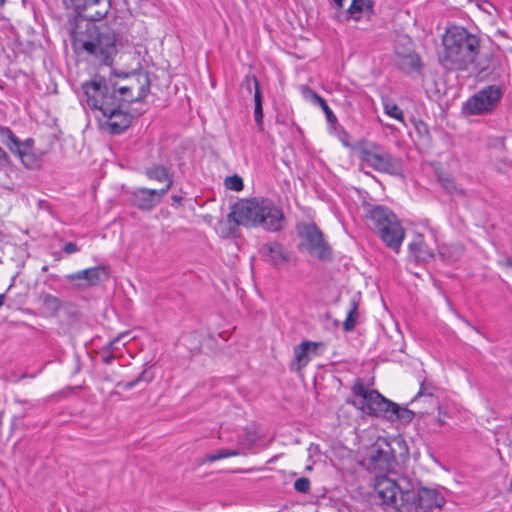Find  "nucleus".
I'll return each instance as SVG.
<instances>
[{
	"label": "nucleus",
	"mask_w": 512,
	"mask_h": 512,
	"mask_svg": "<svg viewBox=\"0 0 512 512\" xmlns=\"http://www.w3.org/2000/svg\"><path fill=\"white\" fill-rule=\"evenodd\" d=\"M374 488L381 504L396 512H440L445 503L444 497L434 489L414 491L385 475L376 478Z\"/></svg>",
	"instance_id": "obj_1"
},
{
	"label": "nucleus",
	"mask_w": 512,
	"mask_h": 512,
	"mask_svg": "<svg viewBox=\"0 0 512 512\" xmlns=\"http://www.w3.org/2000/svg\"><path fill=\"white\" fill-rule=\"evenodd\" d=\"M352 398L346 403L359 410L363 415L381 418L389 422L409 424L415 417L414 411L387 399L380 392L365 385L357 378L351 387Z\"/></svg>",
	"instance_id": "obj_2"
},
{
	"label": "nucleus",
	"mask_w": 512,
	"mask_h": 512,
	"mask_svg": "<svg viewBox=\"0 0 512 512\" xmlns=\"http://www.w3.org/2000/svg\"><path fill=\"white\" fill-rule=\"evenodd\" d=\"M352 398L346 403L359 410L363 415L381 418L389 422L409 424L415 417L414 411L387 399L380 392L365 385L357 378L351 387Z\"/></svg>",
	"instance_id": "obj_3"
},
{
	"label": "nucleus",
	"mask_w": 512,
	"mask_h": 512,
	"mask_svg": "<svg viewBox=\"0 0 512 512\" xmlns=\"http://www.w3.org/2000/svg\"><path fill=\"white\" fill-rule=\"evenodd\" d=\"M87 105L100 113L97 116L101 129L112 135L125 132L132 124L134 116L129 111L131 104L115 99L113 95L101 94L98 84L83 83Z\"/></svg>",
	"instance_id": "obj_4"
},
{
	"label": "nucleus",
	"mask_w": 512,
	"mask_h": 512,
	"mask_svg": "<svg viewBox=\"0 0 512 512\" xmlns=\"http://www.w3.org/2000/svg\"><path fill=\"white\" fill-rule=\"evenodd\" d=\"M234 226L230 233L235 236L237 227H262L267 231H280L283 227V212L267 198H251L238 202L227 216Z\"/></svg>",
	"instance_id": "obj_5"
},
{
	"label": "nucleus",
	"mask_w": 512,
	"mask_h": 512,
	"mask_svg": "<svg viewBox=\"0 0 512 512\" xmlns=\"http://www.w3.org/2000/svg\"><path fill=\"white\" fill-rule=\"evenodd\" d=\"M85 83L98 84L101 94L113 95L115 99L129 104L145 99L151 85L148 72L141 68L131 72H115L108 79L95 75Z\"/></svg>",
	"instance_id": "obj_6"
},
{
	"label": "nucleus",
	"mask_w": 512,
	"mask_h": 512,
	"mask_svg": "<svg viewBox=\"0 0 512 512\" xmlns=\"http://www.w3.org/2000/svg\"><path fill=\"white\" fill-rule=\"evenodd\" d=\"M444 46L441 64L448 70L464 71L479 53V39L465 28L452 26L442 38Z\"/></svg>",
	"instance_id": "obj_7"
},
{
	"label": "nucleus",
	"mask_w": 512,
	"mask_h": 512,
	"mask_svg": "<svg viewBox=\"0 0 512 512\" xmlns=\"http://www.w3.org/2000/svg\"><path fill=\"white\" fill-rule=\"evenodd\" d=\"M366 217L370 221L371 228L376 231L383 243L399 253L405 237V230L396 214L383 205H368Z\"/></svg>",
	"instance_id": "obj_8"
},
{
	"label": "nucleus",
	"mask_w": 512,
	"mask_h": 512,
	"mask_svg": "<svg viewBox=\"0 0 512 512\" xmlns=\"http://www.w3.org/2000/svg\"><path fill=\"white\" fill-rule=\"evenodd\" d=\"M359 158L373 170L392 176L403 172L402 160L376 142H366L359 146Z\"/></svg>",
	"instance_id": "obj_9"
},
{
	"label": "nucleus",
	"mask_w": 512,
	"mask_h": 512,
	"mask_svg": "<svg viewBox=\"0 0 512 512\" xmlns=\"http://www.w3.org/2000/svg\"><path fill=\"white\" fill-rule=\"evenodd\" d=\"M82 48L101 64L110 66L117 53L116 35L110 28L93 26L91 39L82 42Z\"/></svg>",
	"instance_id": "obj_10"
},
{
	"label": "nucleus",
	"mask_w": 512,
	"mask_h": 512,
	"mask_svg": "<svg viewBox=\"0 0 512 512\" xmlns=\"http://www.w3.org/2000/svg\"><path fill=\"white\" fill-rule=\"evenodd\" d=\"M503 91L500 86L489 85L470 97L463 106L469 115H483L493 112L499 105Z\"/></svg>",
	"instance_id": "obj_11"
},
{
	"label": "nucleus",
	"mask_w": 512,
	"mask_h": 512,
	"mask_svg": "<svg viewBox=\"0 0 512 512\" xmlns=\"http://www.w3.org/2000/svg\"><path fill=\"white\" fill-rule=\"evenodd\" d=\"M298 233L305 240L306 249L311 256L320 260L331 258V248L324 241L322 232L315 224H303L298 228Z\"/></svg>",
	"instance_id": "obj_12"
},
{
	"label": "nucleus",
	"mask_w": 512,
	"mask_h": 512,
	"mask_svg": "<svg viewBox=\"0 0 512 512\" xmlns=\"http://www.w3.org/2000/svg\"><path fill=\"white\" fill-rule=\"evenodd\" d=\"M69 6L82 18L96 22L108 15L111 9V2L110 0H80L79 3H70Z\"/></svg>",
	"instance_id": "obj_13"
},
{
	"label": "nucleus",
	"mask_w": 512,
	"mask_h": 512,
	"mask_svg": "<svg viewBox=\"0 0 512 512\" xmlns=\"http://www.w3.org/2000/svg\"><path fill=\"white\" fill-rule=\"evenodd\" d=\"M171 187L172 182L169 181V184L159 190L144 187L137 188L131 192V202L140 210L150 211L161 202Z\"/></svg>",
	"instance_id": "obj_14"
},
{
	"label": "nucleus",
	"mask_w": 512,
	"mask_h": 512,
	"mask_svg": "<svg viewBox=\"0 0 512 512\" xmlns=\"http://www.w3.org/2000/svg\"><path fill=\"white\" fill-rule=\"evenodd\" d=\"M367 461L369 468L386 471L396 462V456L386 440H379L372 445Z\"/></svg>",
	"instance_id": "obj_15"
},
{
	"label": "nucleus",
	"mask_w": 512,
	"mask_h": 512,
	"mask_svg": "<svg viewBox=\"0 0 512 512\" xmlns=\"http://www.w3.org/2000/svg\"><path fill=\"white\" fill-rule=\"evenodd\" d=\"M241 88L245 89L248 94H252L254 90V119L261 130L263 125V97L257 77L255 75H246L241 82Z\"/></svg>",
	"instance_id": "obj_16"
},
{
	"label": "nucleus",
	"mask_w": 512,
	"mask_h": 512,
	"mask_svg": "<svg viewBox=\"0 0 512 512\" xmlns=\"http://www.w3.org/2000/svg\"><path fill=\"white\" fill-rule=\"evenodd\" d=\"M408 248L417 263H428L435 257V248L426 242L422 234L415 235Z\"/></svg>",
	"instance_id": "obj_17"
},
{
	"label": "nucleus",
	"mask_w": 512,
	"mask_h": 512,
	"mask_svg": "<svg viewBox=\"0 0 512 512\" xmlns=\"http://www.w3.org/2000/svg\"><path fill=\"white\" fill-rule=\"evenodd\" d=\"M108 276L106 266L99 265L69 274L66 276V279L70 282L85 280L87 286H96L101 281L106 280Z\"/></svg>",
	"instance_id": "obj_18"
},
{
	"label": "nucleus",
	"mask_w": 512,
	"mask_h": 512,
	"mask_svg": "<svg viewBox=\"0 0 512 512\" xmlns=\"http://www.w3.org/2000/svg\"><path fill=\"white\" fill-rule=\"evenodd\" d=\"M261 254L265 262L279 267L289 260V253L279 242H268L261 247Z\"/></svg>",
	"instance_id": "obj_19"
},
{
	"label": "nucleus",
	"mask_w": 512,
	"mask_h": 512,
	"mask_svg": "<svg viewBox=\"0 0 512 512\" xmlns=\"http://www.w3.org/2000/svg\"><path fill=\"white\" fill-rule=\"evenodd\" d=\"M0 136L2 142L10 149V151L21 158L24 165H27L24 157L29 156L25 150H23V143L9 127H0Z\"/></svg>",
	"instance_id": "obj_20"
},
{
	"label": "nucleus",
	"mask_w": 512,
	"mask_h": 512,
	"mask_svg": "<svg viewBox=\"0 0 512 512\" xmlns=\"http://www.w3.org/2000/svg\"><path fill=\"white\" fill-rule=\"evenodd\" d=\"M323 346L322 343L304 341L294 349L295 358L298 365V370L305 367L309 361V353H315L319 347Z\"/></svg>",
	"instance_id": "obj_21"
},
{
	"label": "nucleus",
	"mask_w": 512,
	"mask_h": 512,
	"mask_svg": "<svg viewBox=\"0 0 512 512\" xmlns=\"http://www.w3.org/2000/svg\"><path fill=\"white\" fill-rule=\"evenodd\" d=\"M464 253L461 244H445L439 248V256L446 263L452 264L458 261Z\"/></svg>",
	"instance_id": "obj_22"
},
{
	"label": "nucleus",
	"mask_w": 512,
	"mask_h": 512,
	"mask_svg": "<svg viewBox=\"0 0 512 512\" xmlns=\"http://www.w3.org/2000/svg\"><path fill=\"white\" fill-rule=\"evenodd\" d=\"M373 6L374 3L372 0H352V3L346 11V20L350 18L359 20L358 14H361L364 11L373 13Z\"/></svg>",
	"instance_id": "obj_23"
},
{
	"label": "nucleus",
	"mask_w": 512,
	"mask_h": 512,
	"mask_svg": "<svg viewBox=\"0 0 512 512\" xmlns=\"http://www.w3.org/2000/svg\"><path fill=\"white\" fill-rule=\"evenodd\" d=\"M145 175L150 180H155L158 182L165 181L166 184H169V181L173 183V176L169 174L168 169L163 165H154L149 167L145 171Z\"/></svg>",
	"instance_id": "obj_24"
},
{
	"label": "nucleus",
	"mask_w": 512,
	"mask_h": 512,
	"mask_svg": "<svg viewBox=\"0 0 512 512\" xmlns=\"http://www.w3.org/2000/svg\"><path fill=\"white\" fill-rule=\"evenodd\" d=\"M399 66L405 72L418 71L421 68L420 57L415 53L403 55L400 59Z\"/></svg>",
	"instance_id": "obj_25"
},
{
	"label": "nucleus",
	"mask_w": 512,
	"mask_h": 512,
	"mask_svg": "<svg viewBox=\"0 0 512 512\" xmlns=\"http://www.w3.org/2000/svg\"><path fill=\"white\" fill-rule=\"evenodd\" d=\"M39 301L47 311L53 314H57L62 308L61 300L58 297L48 293H41L39 295Z\"/></svg>",
	"instance_id": "obj_26"
},
{
	"label": "nucleus",
	"mask_w": 512,
	"mask_h": 512,
	"mask_svg": "<svg viewBox=\"0 0 512 512\" xmlns=\"http://www.w3.org/2000/svg\"><path fill=\"white\" fill-rule=\"evenodd\" d=\"M438 180L441 183L442 188L451 195L465 196V191L460 188L455 180L450 176H438Z\"/></svg>",
	"instance_id": "obj_27"
},
{
	"label": "nucleus",
	"mask_w": 512,
	"mask_h": 512,
	"mask_svg": "<svg viewBox=\"0 0 512 512\" xmlns=\"http://www.w3.org/2000/svg\"><path fill=\"white\" fill-rule=\"evenodd\" d=\"M153 379L154 374L152 372H149L147 369H144L134 380L128 382H119L118 386L127 391L133 389L141 382H144L146 384L150 383Z\"/></svg>",
	"instance_id": "obj_28"
},
{
	"label": "nucleus",
	"mask_w": 512,
	"mask_h": 512,
	"mask_svg": "<svg viewBox=\"0 0 512 512\" xmlns=\"http://www.w3.org/2000/svg\"><path fill=\"white\" fill-rule=\"evenodd\" d=\"M358 315V302L352 299L346 319L343 322V329L346 332L353 331L356 326V317Z\"/></svg>",
	"instance_id": "obj_29"
},
{
	"label": "nucleus",
	"mask_w": 512,
	"mask_h": 512,
	"mask_svg": "<svg viewBox=\"0 0 512 512\" xmlns=\"http://www.w3.org/2000/svg\"><path fill=\"white\" fill-rule=\"evenodd\" d=\"M383 110L389 117L394 118L400 122H404V113L402 109L392 101H385L383 103Z\"/></svg>",
	"instance_id": "obj_30"
},
{
	"label": "nucleus",
	"mask_w": 512,
	"mask_h": 512,
	"mask_svg": "<svg viewBox=\"0 0 512 512\" xmlns=\"http://www.w3.org/2000/svg\"><path fill=\"white\" fill-rule=\"evenodd\" d=\"M240 453L238 450H230V449H219L214 453L207 454L204 458L205 463H212L220 459L238 456Z\"/></svg>",
	"instance_id": "obj_31"
},
{
	"label": "nucleus",
	"mask_w": 512,
	"mask_h": 512,
	"mask_svg": "<svg viewBox=\"0 0 512 512\" xmlns=\"http://www.w3.org/2000/svg\"><path fill=\"white\" fill-rule=\"evenodd\" d=\"M302 96L307 101H310L311 103L315 105H319L321 101L325 100L322 98L315 90L310 88L309 86L303 85L301 87Z\"/></svg>",
	"instance_id": "obj_32"
},
{
	"label": "nucleus",
	"mask_w": 512,
	"mask_h": 512,
	"mask_svg": "<svg viewBox=\"0 0 512 512\" xmlns=\"http://www.w3.org/2000/svg\"><path fill=\"white\" fill-rule=\"evenodd\" d=\"M436 390V387L432 382H428L426 380L421 382L420 389L416 396L413 398L412 402L415 401L419 397L428 396L432 397L434 395V391Z\"/></svg>",
	"instance_id": "obj_33"
},
{
	"label": "nucleus",
	"mask_w": 512,
	"mask_h": 512,
	"mask_svg": "<svg viewBox=\"0 0 512 512\" xmlns=\"http://www.w3.org/2000/svg\"><path fill=\"white\" fill-rule=\"evenodd\" d=\"M225 185L228 189L233 191H240L243 189V180L238 175L229 176L225 179Z\"/></svg>",
	"instance_id": "obj_34"
},
{
	"label": "nucleus",
	"mask_w": 512,
	"mask_h": 512,
	"mask_svg": "<svg viewBox=\"0 0 512 512\" xmlns=\"http://www.w3.org/2000/svg\"><path fill=\"white\" fill-rule=\"evenodd\" d=\"M294 489L300 493H308L310 491V480L306 477L298 478L294 482Z\"/></svg>",
	"instance_id": "obj_35"
},
{
	"label": "nucleus",
	"mask_w": 512,
	"mask_h": 512,
	"mask_svg": "<svg viewBox=\"0 0 512 512\" xmlns=\"http://www.w3.org/2000/svg\"><path fill=\"white\" fill-rule=\"evenodd\" d=\"M319 106L322 108L323 112L325 113L326 120L330 124H334L337 122V117L334 114V112L331 110V108L328 106L326 100L321 101Z\"/></svg>",
	"instance_id": "obj_36"
},
{
	"label": "nucleus",
	"mask_w": 512,
	"mask_h": 512,
	"mask_svg": "<svg viewBox=\"0 0 512 512\" xmlns=\"http://www.w3.org/2000/svg\"><path fill=\"white\" fill-rule=\"evenodd\" d=\"M10 164L9 156L5 150L0 146V167H6Z\"/></svg>",
	"instance_id": "obj_37"
},
{
	"label": "nucleus",
	"mask_w": 512,
	"mask_h": 512,
	"mask_svg": "<svg viewBox=\"0 0 512 512\" xmlns=\"http://www.w3.org/2000/svg\"><path fill=\"white\" fill-rule=\"evenodd\" d=\"M63 251L66 253V254H72V253H75V252H78L79 251V247L77 246L76 243L74 242H68L64 245L63 247Z\"/></svg>",
	"instance_id": "obj_38"
},
{
	"label": "nucleus",
	"mask_w": 512,
	"mask_h": 512,
	"mask_svg": "<svg viewBox=\"0 0 512 512\" xmlns=\"http://www.w3.org/2000/svg\"><path fill=\"white\" fill-rule=\"evenodd\" d=\"M113 359H114V355L113 354H109V355L103 357V362L105 364H111Z\"/></svg>",
	"instance_id": "obj_39"
},
{
	"label": "nucleus",
	"mask_w": 512,
	"mask_h": 512,
	"mask_svg": "<svg viewBox=\"0 0 512 512\" xmlns=\"http://www.w3.org/2000/svg\"><path fill=\"white\" fill-rule=\"evenodd\" d=\"M172 200L177 205H181L183 198L181 196H178V195H173L172 196Z\"/></svg>",
	"instance_id": "obj_40"
},
{
	"label": "nucleus",
	"mask_w": 512,
	"mask_h": 512,
	"mask_svg": "<svg viewBox=\"0 0 512 512\" xmlns=\"http://www.w3.org/2000/svg\"><path fill=\"white\" fill-rule=\"evenodd\" d=\"M123 336H124V335H120V336H118L117 338H115L114 340L110 341V342H109V345H108V348H109V349H112V347L114 346V344H115L116 342H118V341L120 340V338H121V337H123Z\"/></svg>",
	"instance_id": "obj_41"
},
{
	"label": "nucleus",
	"mask_w": 512,
	"mask_h": 512,
	"mask_svg": "<svg viewBox=\"0 0 512 512\" xmlns=\"http://www.w3.org/2000/svg\"><path fill=\"white\" fill-rule=\"evenodd\" d=\"M338 8H342L344 5V0H333Z\"/></svg>",
	"instance_id": "obj_42"
},
{
	"label": "nucleus",
	"mask_w": 512,
	"mask_h": 512,
	"mask_svg": "<svg viewBox=\"0 0 512 512\" xmlns=\"http://www.w3.org/2000/svg\"><path fill=\"white\" fill-rule=\"evenodd\" d=\"M504 265L512 268V258H508L505 260Z\"/></svg>",
	"instance_id": "obj_43"
},
{
	"label": "nucleus",
	"mask_w": 512,
	"mask_h": 512,
	"mask_svg": "<svg viewBox=\"0 0 512 512\" xmlns=\"http://www.w3.org/2000/svg\"><path fill=\"white\" fill-rule=\"evenodd\" d=\"M63 1H64V3H65L67 6H69V5H70V3H72V2H78V3H79V1H80V0H63Z\"/></svg>",
	"instance_id": "obj_44"
},
{
	"label": "nucleus",
	"mask_w": 512,
	"mask_h": 512,
	"mask_svg": "<svg viewBox=\"0 0 512 512\" xmlns=\"http://www.w3.org/2000/svg\"><path fill=\"white\" fill-rule=\"evenodd\" d=\"M27 154H28L29 156L24 157L25 162H29V159H26V158H32V156H31L29 153H27ZM26 164H27V165H25V166H26V167H29V164H28V163H26Z\"/></svg>",
	"instance_id": "obj_45"
},
{
	"label": "nucleus",
	"mask_w": 512,
	"mask_h": 512,
	"mask_svg": "<svg viewBox=\"0 0 512 512\" xmlns=\"http://www.w3.org/2000/svg\"><path fill=\"white\" fill-rule=\"evenodd\" d=\"M4 298H5V297H4V295H3V294H1V295H0V307H1V306L3 305V303H4Z\"/></svg>",
	"instance_id": "obj_46"
},
{
	"label": "nucleus",
	"mask_w": 512,
	"mask_h": 512,
	"mask_svg": "<svg viewBox=\"0 0 512 512\" xmlns=\"http://www.w3.org/2000/svg\"><path fill=\"white\" fill-rule=\"evenodd\" d=\"M5 3H6V0H0V8H1L2 6H4V4H5Z\"/></svg>",
	"instance_id": "obj_47"
},
{
	"label": "nucleus",
	"mask_w": 512,
	"mask_h": 512,
	"mask_svg": "<svg viewBox=\"0 0 512 512\" xmlns=\"http://www.w3.org/2000/svg\"><path fill=\"white\" fill-rule=\"evenodd\" d=\"M47 270H48V266L45 265V266L42 267V271L43 272H46Z\"/></svg>",
	"instance_id": "obj_48"
},
{
	"label": "nucleus",
	"mask_w": 512,
	"mask_h": 512,
	"mask_svg": "<svg viewBox=\"0 0 512 512\" xmlns=\"http://www.w3.org/2000/svg\"><path fill=\"white\" fill-rule=\"evenodd\" d=\"M30 142H32L31 139L26 140V144H30Z\"/></svg>",
	"instance_id": "obj_49"
}]
</instances>
